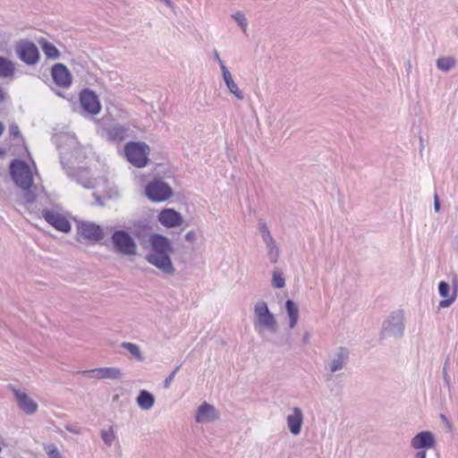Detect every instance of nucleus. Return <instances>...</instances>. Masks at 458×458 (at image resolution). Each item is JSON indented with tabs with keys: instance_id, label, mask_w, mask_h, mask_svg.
I'll list each match as a JSON object with an SVG mask.
<instances>
[{
	"instance_id": "nucleus-14",
	"label": "nucleus",
	"mask_w": 458,
	"mask_h": 458,
	"mask_svg": "<svg viewBox=\"0 0 458 458\" xmlns=\"http://www.w3.org/2000/svg\"><path fill=\"white\" fill-rule=\"evenodd\" d=\"M79 373L97 379H118L122 377L120 369L114 367H104L89 370H82Z\"/></svg>"
},
{
	"instance_id": "nucleus-26",
	"label": "nucleus",
	"mask_w": 458,
	"mask_h": 458,
	"mask_svg": "<svg viewBox=\"0 0 458 458\" xmlns=\"http://www.w3.org/2000/svg\"><path fill=\"white\" fill-rule=\"evenodd\" d=\"M129 128L122 124H114L108 130V136L113 140H123L127 136Z\"/></svg>"
},
{
	"instance_id": "nucleus-30",
	"label": "nucleus",
	"mask_w": 458,
	"mask_h": 458,
	"mask_svg": "<svg viewBox=\"0 0 458 458\" xmlns=\"http://www.w3.org/2000/svg\"><path fill=\"white\" fill-rule=\"evenodd\" d=\"M122 347L127 350L137 360H143L144 357L140 352L139 345L132 343L123 342Z\"/></svg>"
},
{
	"instance_id": "nucleus-9",
	"label": "nucleus",
	"mask_w": 458,
	"mask_h": 458,
	"mask_svg": "<svg viewBox=\"0 0 458 458\" xmlns=\"http://www.w3.org/2000/svg\"><path fill=\"white\" fill-rule=\"evenodd\" d=\"M173 194L171 187L161 180H155L146 187V195L153 201H164Z\"/></svg>"
},
{
	"instance_id": "nucleus-20",
	"label": "nucleus",
	"mask_w": 458,
	"mask_h": 458,
	"mask_svg": "<svg viewBox=\"0 0 458 458\" xmlns=\"http://www.w3.org/2000/svg\"><path fill=\"white\" fill-rule=\"evenodd\" d=\"M19 408L26 414H34L38 411V404L29 395L20 390H13Z\"/></svg>"
},
{
	"instance_id": "nucleus-43",
	"label": "nucleus",
	"mask_w": 458,
	"mask_h": 458,
	"mask_svg": "<svg viewBox=\"0 0 458 458\" xmlns=\"http://www.w3.org/2000/svg\"><path fill=\"white\" fill-rule=\"evenodd\" d=\"M67 429H68L69 431H71V432L77 433V432L74 430V428H67Z\"/></svg>"
},
{
	"instance_id": "nucleus-33",
	"label": "nucleus",
	"mask_w": 458,
	"mask_h": 458,
	"mask_svg": "<svg viewBox=\"0 0 458 458\" xmlns=\"http://www.w3.org/2000/svg\"><path fill=\"white\" fill-rule=\"evenodd\" d=\"M46 451L48 458H63L60 452L54 445H48L46 448Z\"/></svg>"
},
{
	"instance_id": "nucleus-25",
	"label": "nucleus",
	"mask_w": 458,
	"mask_h": 458,
	"mask_svg": "<svg viewBox=\"0 0 458 458\" xmlns=\"http://www.w3.org/2000/svg\"><path fill=\"white\" fill-rule=\"evenodd\" d=\"M285 310L289 317V327L292 329L297 325L299 319V308L293 301L287 300L285 301Z\"/></svg>"
},
{
	"instance_id": "nucleus-28",
	"label": "nucleus",
	"mask_w": 458,
	"mask_h": 458,
	"mask_svg": "<svg viewBox=\"0 0 458 458\" xmlns=\"http://www.w3.org/2000/svg\"><path fill=\"white\" fill-rule=\"evenodd\" d=\"M456 64V61L452 56H443L437 60V67L443 72L451 71Z\"/></svg>"
},
{
	"instance_id": "nucleus-13",
	"label": "nucleus",
	"mask_w": 458,
	"mask_h": 458,
	"mask_svg": "<svg viewBox=\"0 0 458 458\" xmlns=\"http://www.w3.org/2000/svg\"><path fill=\"white\" fill-rule=\"evenodd\" d=\"M41 215L44 219L56 230L68 233L71 231L70 222L61 214L49 209H43Z\"/></svg>"
},
{
	"instance_id": "nucleus-19",
	"label": "nucleus",
	"mask_w": 458,
	"mask_h": 458,
	"mask_svg": "<svg viewBox=\"0 0 458 458\" xmlns=\"http://www.w3.org/2000/svg\"><path fill=\"white\" fill-rule=\"evenodd\" d=\"M159 222L165 227H176L182 225V217L181 214L172 208L162 210L158 216Z\"/></svg>"
},
{
	"instance_id": "nucleus-12",
	"label": "nucleus",
	"mask_w": 458,
	"mask_h": 458,
	"mask_svg": "<svg viewBox=\"0 0 458 458\" xmlns=\"http://www.w3.org/2000/svg\"><path fill=\"white\" fill-rule=\"evenodd\" d=\"M80 102L82 109L90 114H98L101 110L98 96L92 90H82L80 94Z\"/></svg>"
},
{
	"instance_id": "nucleus-39",
	"label": "nucleus",
	"mask_w": 458,
	"mask_h": 458,
	"mask_svg": "<svg viewBox=\"0 0 458 458\" xmlns=\"http://www.w3.org/2000/svg\"><path fill=\"white\" fill-rule=\"evenodd\" d=\"M434 208L435 210L437 212L439 211L440 209V202L438 200V198H437V195L435 196V200H434Z\"/></svg>"
},
{
	"instance_id": "nucleus-6",
	"label": "nucleus",
	"mask_w": 458,
	"mask_h": 458,
	"mask_svg": "<svg viewBox=\"0 0 458 458\" xmlns=\"http://www.w3.org/2000/svg\"><path fill=\"white\" fill-rule=\"evenodd\" d=\"M148 150V146L142 142H129L125 146L128 161L137 167H143L147 165Z\"/></svg>"
},
{
	"instance_id": "nucleus-32",
	"label": "nucleus",
	"mask_w": 458,
	"mask_h": 458,
	"mask_svg": "<svg viewBox=\"0 0 458 458\" xmlns=\"http://www.w3.org/2000/svg\"><path fill=\"white\" fill-rule=\"evenodd\" d=\"M101 437L106 445H111L113 444V441L114 439V435L113 430H103L101 432Z\"/></svg>"
},
{
	"instance_id": "nucleus-31",
	"label": "nucleus",
	"mask_w": 458,
	"mask_h": 458,
	"mask_svg": "<svg viewBox=\"0 0 458 458\" xmlns=\"http://www.w3.org/2000/svg\"><path fill=\"white\" fill-rule=\"evenodd\" d=\"M232 18L235 21V22L240 26L242 32L244 34L247 33L248 29V20L245 17V15L242 12H236L235 13L232 14Z\"/></svg>"
},
{
	"instance_id": "nucleus-10",
	"label": "nucleus",
	"mask_w": 458,
	"mask_h": 458,
	"mask_svg": "<svg viewBox=\"0 0 458 458\" xmlns=\"http://www.w3.org/2000/svg\"><path fill=\"white\" fill-rule=\"evenodd\" d=\"M78 233L84 239L97 242L101 241L105 234L103 229L92 222H81L78 225Z\"/></svg>"
},
{
	"instance_id": "nucleus-22",
	"label": "nucleus",
	"mask_w": 458,
	"mask_h": 458,
	"mask_svg": "<svg viewBox=\"0 0 458 458\" xmlns=\"http://www.w3.org/2000/svg\"><path fill=\"white\" fill-rule=\"evenodd\" d=\"M221 71L224 81L228 89V90L234 95V97L240 100L243 99L244 96L242 90L239 89L238 85L233 80L232 74L225 65L224 63H221Z\"/></svg>"
},
{
	"instance_id": "nucleus-37",
	"label": "nucleus",
	"mask_w": 458,
	"mask_h": 458,
	"mask_svg": "<svg viewBox=\"0 0 458 458\" xmlns=\"http://www.w3.org/2000/svg\"><path fill=\"white\" fill-rule=\"evenodd\" d=\"M7 92L4 90V88L0 86V103L4 102L7 98Z\"/></svg>"
},
{
	"instance_id": "nucleus-27",
	"label": "nucleus",
	"mask_w": 458,
	"mask_h": 458,
	"mask_svg": "<svg viewBox=\"0 0 458 458\" xmlns=\"http://www.w3.org/2000/svg\"><path fill=\"white\" fill-rule=\"evenodd\" d=\"M38 42L40 44L42 51L47 58L57 59L60 56L59 50L47 39L40 38L38 40Z\"/></svg>"
},
{
	"instance_id": "nucleus-36",
	"label": "nucleus",
	"mask_w": 458,
	"mask_h": 458,
	"mask_svg": "<svg viewBox=\"0 0 458 458\" xmlns=\"http://www.w3.org/2000/svg\"><path fill=\"white\" fill-rule=\"evenodd\" d=\"M196 239V234L193 231H190L185 234V240L188 242H193Z\"/></svg>"
},
{
	"instance_id": "nucleus-42",
	"label": "nucleus",
	"mask_w": 458,
	"mask_h": 458,
	"mask_svg": "<svg viewBox=\"0 0 458 458\" xmlns=\"http://www.w3.org/2000/svg\"><path fill=\"white\" fill-rule=\"evenodd\" d=\"M83 186L85 188H91V187H93V184L90 182H89L88 183L83 184Z\"/></svg>"
},
{
	"instance_id": "nucleus-41",
	"label": "nucleus",
	"mask_w": 458,
	"mask_h": 458,
	"mask_svg": "<svg viewBox=\"0 0 458 458\" xmlns=\"http://www.w3.org/2000/svg\"><path fill=\"white\" fill-rule=\"evenodd\" d=\"M214 55H215V59L218 62L219 66L221 67V63H224V62L221 60V58H220V56H219V55H218L216 50L215 51Z\"/></svg>"
},
{
	"instance_id": "nucleus-23",
	"label": "nucleus",
	"mask_w": 458,
	"mask_h": 458,
	"mask_svg": "<svg viewBox=\"0 0 458 458\" xmlns=\"http://www.w3.org/2000/svg\"><path fill=\"white\" fill-rule=\"evenodd\" d=\"M137 404L141 410L148 411L155 404L154 395L147 390H140L136 399Z\"/></svg>"
},
{
	"instance_id": "nucleus-15",
	"label": "nucleus",
	"mask_w": 458,
	"mask_h": 458,
	"mask_svg": "<svg viewBox=\"0 0 458 458\" xmlns=\"http://www.w3.org/2000/svg\"><path fill=\"white\" fill-rule=\"evenodd\" d=\"M347 360V352L344 349L340 348L328 357L326 362V369L331 374L340 371L344 368Z\"/></svg>"
},
{
	"instance_id": "nucleus-21",
	"label": "nucleus",
	"mask_w": 458,
	"mask_h": 458,
	"mask_svg": "<svg viewBox=\"0 0 458 458\" xmlns=\"http://www.w3.org/2000/svg\"><path fill=\"white\" fill-rule=\"evenodd\" d=\"M438 292L442 297L446 298L439 302V307L443 309L450 307L454 303L457 296L456 289H454L453 293L450 294V285L448 283L445 281H441L438 284Z\"/></svg>"
},
{
	"instance_id": "nucleus-35",
	"label": "nucleus",
	"mask_w": 458,
	"mask_h": 458,
	"mask_svg": "<svg viewBox=\"0 0 458 458\" xmlns=\"http://www.w3.org/2000/svg\"><path fill=\"white\" fill-rule=\"evenodd\" d=\"M9 131L14 138H18L20 136V129L17 124H12L9 128Z\"/></svg>"
},
{
	"instance_id": "nucleus-11",
	"label": "nucleus",
	"mask_w": 458,
	"mask_h": 458,
	"mask_svg": "<svg viewBox=\"0 0 458 458\" xmlns=\"http://www.w3.org/2000/svg\"><path fill=\"white\" fill-rule=\"evenodd\" d=\"M51 76L54 82L61 88L68 89L72 82V77L70 71L63 64H55L52 66Z\"/></svg>"
},
{
	"instance_id": "nucleus-46",
	"label": "nucleus",
	"mask_w": 458,
	"mask_h": 458,
	"mask_svg": "<svg viewBox=\"0 0 458 458\" xmlns=\"http://www.w3.org/2000/svg\"><path fill=\"white\" fill-rule=\"evenodd\" d=\"M455 241H456V242H457V243H458V235L455 237Z\"/></svg>"
},
{
	"instance_id": "nucleus-17",
	"label": "nucleus",
	"mask_w": 458,
	"mask_h": 458,
	"mask_svg": "<svg viewBox=\"0 0 458 458\" xmlns=\"http://www.w3.org/2000/svg\"><path fill=\"white\" fill-rule=\"evenodd\" d=\"M219 418V412L211 404L203 403L197 410L196 421L198 423H208Z\"/></svg>"
},
{
	"instance_id": "nucleus-16",
	"label": "nucleus",
	"mask_w": 458,
	"mask_h": 458,
	"mask_svg": "<svg viewBox=\"0 0 458 458\" xmlns=\"http://www.w3.org/2000/svg\"><path fill=\"white\" fill-rule=\"evenodd\" d=\"M286 422L289 431L293 436L300 435L303 424L302 411L299 407H293L292 413L288 414L286 417Z\"/></svg>"
},
{
	"instance_id": "nucleus-4",
	"label": "nucleus",
	"mask_w": 458,
	"mask_h": 458,
	"mask_svg": "<svg viewBox=\"0 0 458 458\" xmlns=\"http://www.w3.org/2000/svg\"><path fill=\"white\" fill-rule=\"evenodd\" d=\"M111 241L114 250L122 255L133 256L137 253L134 239L124 230L115 231L111 236Z\"/></svg>"
},
{
	"instance_id": "nucleus-2",
	"label": "nucleus",
	"mask_w": 458,
	"mask_h": 458,
	"mask_svg": "<svg viewBox=\"0 0 458 458\" xmlns=\"http://www.w3.org/2000/svg\"><path fill=\"white\" fill-rule=\"evenodd\" d=\"M10 174L13 182L26 191L25 199L28 202H33L36 195L30 191L33 185V175L29 165L20 159H14L10 165Z\"/></svg>"
},
{
	"instance_id": "nucleus-7",
	"label": "nucleus",
	"mask_w": 458,
	"mask_h": 458,
	"mask_svg": "<svg viewBox=\"0 0 458 458\" xmlns=\"http://www.w3.org/2000/svg\"><path fill=\"white\" fill-rule=\"evenodd\" d=\"M259 231L266 245L267 259L271 263H276L280 258V249L264 220L259 221Z\"/></svg>"
},
{
	"instance_id": "nucleus-44",
	"label": "nucleus",
	"mask_w": 458,
	"mask_h": 458,
	"mask_svg": "<svg viewBox=\"0 0 458 458\" xmlns=\"http://www.w3.org/2000/svg\"><path fill=\"white\" fill-rule=\"evenodd\" d=\"M4 155V150L0 148V157Z\"/></svg>"
},
{
	"instance_id": "nucleus-34",
	"label": "nucleus",
	"mask_w": 458,
	"mask_h": 458,
	"mask_svg": "<svg viewBox=\"0 0 458 458\" xmlns=\"http://www.w3.org/2000/svg\"><path fill=\"white\" fill-rule=\"evenodd\" d=\"M181 366H177L169 375L168 377L165 379L164 381V387L165 388H169L170 387V385L171 383L173 382L176 373L179 371Z\"/></svg>"
},
{
	"instance_id": "nucleus-8",
	"label": "nucleus",
	"mask_w": 458,
	"mask_h": 458,
	"mask_svg": "<svg viewBox=\"0 0 458 458\" xmlns=\"http://www.w3.org/2000/svg\"><path fill=\"white\" fill-rule=\"evenodd\" d=\"M403 316L400 311L392 313L384 321L382 326V336L399 338L403 335Z\"/></svg>"
},
{
	"instance_id": "nucleus-40",
	"label": "nucleus",
	"mask_w": 458,
	"mask_h": 458,
	"mask_svg": "<svg viewBox=\"0 0 458 458\" xmlns=\"http://www.w3.org/2000/svg\"><path fill=\"white\" fill-rule=\"evenodd\" d=\"M310 334L309 332H305L302 337V342L304 344H307L310 341Z\"/></svg>"
},
{
	"instance_id": "nucleus-3",
	"label": "nucleus",
	"mask_w": 458,
	"mask_h": 458,
	"mask_svg": "<svg viewBox=\"0 0 458 458\" xmlns=\"http://www.w3.org/2000/svg\"><path fill=\"white\" fill-rule=\"evenodd\" d=\"M254 316V327L257 331L267 329L271 333L276 332V319L265 301H259L255 304Z\"/></svg>"
},
{
	"instance_id": "nucleus-24",
	"label": "nucleus",
	"mask_w": 458,
	"mask_h": 458,
	"mask_svg": "<svg viewBox=\"0 0 458 458\" xmlns=\"http://www.w3.org/2000/svg\"><path fill=\"white\" fill-rule=\"evenodd\" d=\"M15 71V64L10 59L0 55V78H11L14 75Z\"/></svg>"
},
{
	"instance_id": "nucleus-18",
	"label": "nucleus",
	"mask_w": 458,
	"mask_h": 458,
	"mask_svg": "<svg viewBox=\"0 0 458 458\" xmlns=\"http://www.w3.org/2000/svg\"><path fill=\"white\" fill-rule=\"evenodd\" d=\"M435 444L434 435L428 430L420 432L411 441V447L418 450L434 447Z\"/></svg>"
},
{
	"instance_id": "nucleus-38",
	"label": "nucleus",
	"mask_w": 458,
	"mask_h": 458,
	"mask_svg": "<svg viewBox=\"0 0 458 458\" xmlns=\"http://www.w3.org/2000/svg\"><path fill=\"white\" fill-rule=\"evenodd\" d=\"M427 449H421L416 454V458H427Z\"/></svg>"
},
{
	"instance_id": "nucleus-29",
	"label": "nucleus",
	"mask_w": 458,
	"mask_h": 458,
	"mask_svg": "<svg viewBox=\"0 0 458 458\" xmlns=\"http://www.w3.org/2000/svg\"><path fill=\"white\" fill-rule=\"evenodd\" d=\"M271 285L274 288L281 289L285 285V279L284 273L279 268H275L272 273Z\"/></svg>"
},
{
	"instance_id": "nucleus-5",
	"label": "nucleus",
	"mask_w": 458,
	"mask_h": 458,
	"mask_svg": "<svg viewBox=\"0 0 458 458\" xmlns=\"http://www.w3.org/2000/svg\"><path fill=\"white\" fill-rule=\"evenodd\" d=\"M14 51L18 58L28 65H35L39 61L38 48L30 40L20 39L14 45Z\"/></svg>"
},
{
	"instance_id": "nucleus-1",
	"label": "nucleus",
	"mask_w": 458,
	"mask_h": 458,
	"mask_svg": "<svg viewBox=\"0 0 458 458\" xmlns=\"http://www.w3.org/2000/svg\"><path fill=\"white\" fill-rule=\"evenodd\" d=\"M150 250L146 255L148 263L155 266L166 275H174V267L170 259L173 251L170 241L161 234H152L149 237Z\"/></svg>"
},
{
	"instance_id": "nucleus-45",
	"label": "nucleus",
	"mask_w": 458,
	"mask_h": 458,
	"mask_svg": "<svg viewBox=\"0 0 458 458\" xmlns=\"http://www.w3.org/2000/svg\"><path fill=\"white\" fill-rule=\"evenodd\" d=\"M442 420H446V417L445 415H441Z\"/></svg>"
}]
</instances>
